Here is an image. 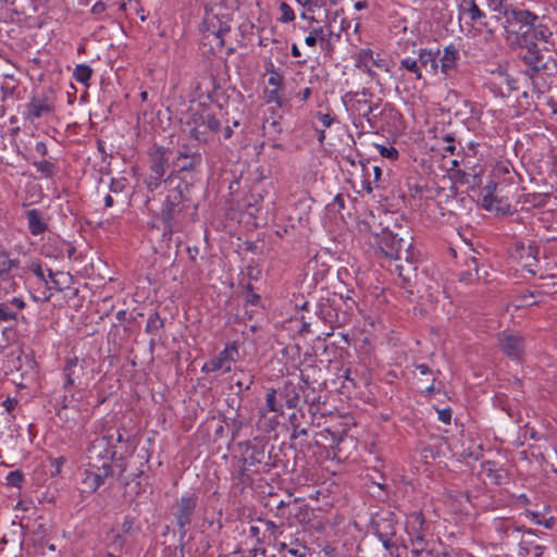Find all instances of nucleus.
Here are the masks:
<instances>
[{"label": "nucleus", "mask_w": 557, "mask_h": 557, "mask_svg": "<svg viewBox=\"0 0 557 557\" xmlns=\"http://www.w3.org/2000/svg\"><path fill=\"white\" fill-rule=\"evenodd\" d=\"M379 226H381L380 230L371 225V232L375 236V243L381 251L388 258L398 261L405 260L411 264V236L409 232L397 225L394 216L388 213H384Z\"/></svg>", "instance_id": "obj_1"}, {"label": "nucleus", "mask_w": 557, "mask_h": 557, "mask_svg": "<svg viewBox=\"0 0 557 557\" xmlns=\"http://www.w3.org/2000/svg\"><path fill=\"white\" fill-rule=\"evenodd\" d=\"M88 368L86 359L72 357L66 360L62 371L61 395H63V401L67 405L81 401L83 392L92 379V369L89 370Z\"/></svg>", "instance_id": "obj_2"}, {"label": "nucleus", "mask_w": 557, "mask_h": 557, "mask_svg": "<svg viewBox=\"0 0 557 557\" xmlns=\"http://www.w3.org/2000/svg\"><path fill=\"white\" fill-rule=\"evenodd\" d=\"M220 5L206 8L202 21L203 38L209 40L212 48L221 49L224 47V36L230 32L228 15Z\"/></svg>", "instance_id": "obj_3"}, {"label": "nucleus", "mask_w": 557, "mask_h": 557, "mask_svg": "<svg viewBox=\"0 0 557 557\" xmlns=\"http://www.w3.org/2000/svg\"><path fill=\"white\" fill-rule=\"evenodd\" d=\"M186 124L189 136L199 143H208L221 127L220 121L207 110L191 112Z\"/></svg>", "instance_id": "obj_4"}, {"label": "nucleus", "mask_w": 557, "mask_h": 557, "mask_svg": "<svg viewBox=\"0 0 557 557\" xmlns=\"http://www.w3.org/2000/svg\"><path fill=\"white\" fill-rule=\"evenodd\" d=\"M536 16L527 10H517L513 8L510 15L504 20L500 29L507 39L512 44H520V37L525 38L534 26ZM527 41V39H524Z\"/></svg>", "instance_id": "obj_5"}, {"label": "nucleus", "mask_w": 557, "mask_h": 557, "mask_svg": "<svg viewBox=\"0 0 557 557\" xmlns=\"http://www.w3.org/2000/svg\"><path fill=\"white\" fill-rule=\"evenodd\" d=\"M113 451L107 435L97 436L87 449V468L113 473L111 461Z\"/></svg>", "instance_id": "obj_6"}, {"label": "nucleus", "mask_w": 557, "mask_h": 557, "mask_svg": "<svg viewBox=\"0 0 557 557\" xmlns=\"http://www.w3.org/2000/svg\"><path fill=\"white\" fill-rule=\"evenodd\" d=\"M372 97L373 95L368 89L348 91L344 95L343 101L354 116L371 122V113L377 109V103L370 100Z\"/></svg>", "instance_id": "obj_7"}, {"label": "nucleus", "mask_w": 557, "mask_h": 557, "mask_svg": "<svg viewBox=\"0 0 557 557\" xmlns=\"http://www.w3.org/2000/svg\"><path fill=\"white\" fill-rule=\"evenodd\" d=\"M55 109V95L53 90H48L34 96L26 104L23 112L24 119L34 122L40 117L49 115Z\"/></svg>", "instance_id": "obj_8"}, {"label": "nucleus", "mask_w": 557, "mask_h": 557, "mask_svg": "<svg viewBox=\"0 0 557 557\" xmlns=\"http://www.w3.org/2000/svg\"><path fill=\"white\" fill-rule=\"evenodd\" d=\"M198 497L195 494L183 495L173 506V516L178 527L181 539L187 533V527L193 520Z\"/></svg>", "instance_id": "obj_9"}, {"label": "nucleus", "mask_w": 557, "mask_h": 557, "mask_svg": "<svg viewBox=\"0 0 557 557\" xmlns=\"http://www.w3.org/2000/svg\"><path fill=\"white\" fill-rule=\"evenodd\" d=\"M486 13L488 16L487 21H484V27H486L490 34H493L497 28H500L506 20L513 10V7L508 0H485Z\"/></svg>", "instance_id": "obj_10"}, {"label": "nucleus", "mask_w": 557, "mask_h": 557, "mask_svg": "<svg viewBox=\"0 0 557 557\" xmlns=\"http://www.w3.org/2000/svg\"><path fill=\"white\" fill-rule=\"evenodd\" d=\"M238 357V347L235 342L226 344L215 357L208 360L201 368L205 373L216 372L223 370L225 373L232 370L231 363L235 362Z\"/></svg>", "instance_id": "obj_11"}, {"label": "nucleus", "mask_w": 557, "mask_h": 557, "mask_svg": "<svg viewBox=\"0 0 557 557\" xmlns=\"http://www.w3.org/2000/svg\"><path fill=\"white\" fill-rule=\"evenodd\" d=\"M499 349L510 359L519 360L524 354L525 341L519 332L504 331L497 337Z\"/></svg>", "instance_id": "obj_12"}, {"label": "nucleus", "mask_w": 557, "mask_h": 557, "mask_svg": "<svg viewBox=\"0 0 557 557\" xmlns=\"http://www.w3.org/2000/svg\"><path fill=\"white\" fill-rule=\"evenodd\" d=\"M355 65L372 78L376 76L374 67L387 71L386 62L383 59L374 58L371 49H360L355 57Z\"/></svg>", "instance_id": "obj_13"}, {"label": "nucleus", "mask_w": 557, "mask_h": 557, "mask_svg": "<svg viewBox=\"0 0 557 557\" xmlns=\"http://www.w3.org/2000/svg\"><path fill=\"white\" fill-rule=\"evenodd\" d=\"M183 191L180 187L169 188L161 208L163 221L170 222L181 211Z\"/></svg>", "instance_id": "obj_14"}, {"label": "nucleus", "mask_w": 557, "mask_h": 557, "mask_svg": "<svg viewBox=\"0 0 557 557\" xmlns=\"http://www.w3.org/2000/svg\"><path fill=\"white\" fill-rule=\"evenodd\" d=\"M18 289L20 285L16 281L0 284V301L4 302L5 306H10L13 310H23L26 307V302L22 295H17Z\"/></svg>", "instance_id": "obj_15"}, {"label": "nucleus", "mask_w": 557, "mask_h": 557, "mask_svg": "<svg viewBox=\"0 0 557 557\" xmlns=\"http://www.w3.org/2000/svg\"><path fill=\"white\" fill-rule=\"evenodd\" d=\"M168 150L161 146L152 147L149 152V171L157 178H163L169 168Z\"/></svg>", "instance_id": "obj_16"}, {"label": "nucleus", "mask_w": 557, "mask_h": 557, "mask_svg": "<svg viewBox=\"0 0 557 557\" xmlns=\"http://www.w3.org/2000/svg\"><path fill=\"white\" fill-rule=\"evenodd\" d=\"M20 259L13 258L11 252L0 247V284L15 281V272L21 269Z\"/></svg>", "instance_id": "obj_17"}, {"label": "nucleus", "mask_w": 557, "mask_h": 557, "mask_svg": "<svg viewBox=\"0 0 557 557\" xmlns=\"http://www.w3.org/2000/svg\"><path fill=\"white\" fill-rule=\"evenodd\" d=\"M202 161L201 153L198 151H191L188 146L184 145L178 150L176 157V164L181 172L195 171Z\"/></svg>", "instance_id": "obj_18"}, {"label": "nucleus", "mask_w": 557, "mask_h": 557, "mask_svg": "<svg viewBox=\"0 0 557 557\" xmlns=\"http://www.w3.org/2000/svg\"><path fill=\"white\" fill-rule=\"evenodd\" d=\"M405 529L408 539L421 535L425 536L428 532V524L425 522L423 513L421 511H413L409 513L406 520Z\"/></svg>", "instance_id": "obj_19"}, {"label": "nucleus", "mask_w": 557, "mask_h": 557, "mask_svg": "<svg viewBox=\"0 0 557 557\" xmlns=\"http://www.w3.org/2000/svg\"><path fill=\"white\" fill-rule=\"evenodd\" d=\"M27 269L37 276V278L44 284V288H45L40 295L33 293L32 294L33 300L36 302L48 301L51 297V294H48L47 290L51 289L52 286L49 285V281L47 278V275H46L44 269H42L41 263L39 261H32L27 265Z\"/></svg>", "instance_id": "obj_20"}, {"label": "nucleus", "mask_w": 557, "mask_h": 557, "mask_svg": "<svg viewBox=\"0 0 557 557\" xmlns=\"http://www.w3.org/2000/svg\"><path fill=\"white\" fill-rule=\"evenodd\" d=\"M112 475V473L106 471H97L90 468L85 470V478L83 479V490L86 493L96 492L104 482L107 478Z\"/></svg>", "instance_id": "obj_21"}, {"label": "nucleus", "mask_w": 557, "mask_h": 557, "mask_svg": "<svg viewBox=\"0 0 557 557\" xmlns=\"http://www.w3.org/2000/svg\"><path fill=\"white\" fill-rule=\"evenodd\" d=\"M458 50L453 46H447L440 59L441 72L445 77H450L457 70Z\"/></svg>", "instance_id": "obj_22"}, {"label": "nucleus", "mask_w": 557, "mask_h": 557, "mask_svg": "<svg viewBox=\"0 0 557 557\" xmlns=\"http://www.w3.org/2000/svg\"><path fill=\"white\" fill-rule=\"evenodd\" d=\"M25 216L32 235L37 236L47 231L48 224L44 219L42 212L38 209H29L25 211Z\"/></svg>", "instance_id": "obj_23"}, {"label": "nucleus", "mask_w": 557, "mask_h": 557, "mask_svg": "<svg viewBox=\"0 0 557 557\" xmlns=\"http://www.w3.org/2000/svg\"><path fill=\"white\" fill-rule=\"evenodd\" d=\"M55 400L58 406L57 417L59 418V420L62 421L63 423H70L75 421V418L78 413V403H71L67 405L66 403L63 401V395H60L59 398H57Z\"/></svg>", "instance_id": "obj_24"}, {"label": "nucleus", "mask_w": 557, "mask_h": 557, "mask_svg": "<svg viewBox=\"0 0 557 557\" xmlns=\"http://www.w3.org/2000/svg\"><path fill=\"white\" fill-rule=\"evenodd\" d=\"M497 184L494 181H490L482 189L481 203L482 207L488 211L499 210V200L497 199L496 193Z\"/></svg>", "instance_id": "obj_25"}, {"label": "nucleus", "mask_w": 557, "mask_h": 557, "mask_svg": "<svg viewBox=\"0 0 557 557\" xmlns=\"http://www.w3.org/2000/svg\"><path fill=\"white\" fill-rule=\"evenodd\" d=\"M537 295H535L533 292H525L521 295L516 296L512 300H510L507 306L506 310L509 311L510 308L513 310L522 309L525 307L534 306L539 304Z\"/></svg>", "instance_id": "obj_26"}, {"label": "nucleus", "mask_w": 557, "mask_h": 557, "mask_svg": "<svg viewBox=\"0 0 557 557\" xmlns=\"http://www.w3.org/2000/svg\"><path fill=\"white\" fill-rule=\"evenodd\" d=\"M422 73L436 74L438 61L436 54L431 50H421L418 54Z\"/></svg>", "instance_id": "obj_27"}, {"label": "nucleus", "mask_w": 557, "mask_h": 557, "mask_svg": "<svg viewBox=\"0 0 557 557\" xmlns=\"http://www.w3.org/2000/svg\"><path fill=\"white\" fill-rule=\"evenodd\" d=\"M276 547L281 557H307V547L298 542L288 545L285 542H280Z\"/></svg>", "instance_id": "obj_28"}, {"label": "nucleus", "mask_w": 557, "mask_h": 557, "mask_svg": "<svg viewBox=\"0 0 557 557\" xmlns=\"http://www.w3.org/2000/svg\"><path fill=\"white\" fill-rule=\"evenodd\" d=\"M375 533L381 543L387 542L396 536V528L392 519H381L376 522Z\"/></svg>", "instance_id": "obj_29"}, {"label": "nucleus", "mask_w": 557, "mask_h": 557, "mask_svg": "<svg viewBox=\"0 0 557 557\" xmlns=\"http://www.w3.org/2000/svg\"><path fill=\"white\" fill-rule=\"evenodd\" d=\"M263 459L264 451L257 446H248L243 455L244 466L248 469L260 465Z\"/></svg>", "instance_id": "obj_30"}, {"label": "nucleus", "mask_w": 557, "mask_h": 557, "mask_svg": "<svg viewBox=\"0 0 557 557\" xmlns=\"http://www.w3.org/2000/svg\"><path fill=\"white\" fill-rule=\"evenodd\" d=\"M466 14L471 21L484 26V21L488 20L487 13L483 11L474 1H469L468 7L465 8Z\"/></svg>", "instance_id": "obj_31"}, {"label": "nucleus", "mask_w": 557, "mask_h": 557, "mask_svg": "<svg viewBox=\"0 0 557 557\" xmlns=\"http://www.w3.org/2000/svg\"><path fill=\"white\" fill-rule=\"evenodd\" d=\"M419 58H405L400 61L399 70H406L411 73L413 77L418 81L423 78V73L421 66L419 64Z\"/></svg>", "instance_id": "obj_32"}, {"label": "nucleus", "mask_w": 557, "mask_h": 557, "mask_svg": "<svg viewBox=\"0 0 557 557\" xmlns=\"http://www.w3.org/2000/svg\"><path fill=\"white\" fill-rule=\"evenodd\" d=\"M523 59L532 65L535 71L545 67V63L543 62V55L540 53L539 49L533 45L528 47L527 53L523 55Z\"/></svg>", "instance_id": "obj_33"}, {"label": "nucleus", "mask_w": 557, "mask_h": 557, "mask_svg": "<svg viewBox=\"0 0 557 557\" xmlns=\"http://www.w3.org/2000/svg\"><path fill=\"white\" fill-rule=\"evenodd\" d=\"M384 548L388 552L391 557H406L408 547L406 544H398L395 539H391L387 542L382 543Z\"/></svg>", "instance_id": "obj_34"}, {"label": "nucleus", "mask_w": 557, "mask_h": 557, "mask_svg": "<svg viewBox=\"0 0 557 557\" xmlns=\"http://www.w3.org/2000/svg\"><path fill=\"white\" fill-rule=\"evenodd\" d=\"M262 131L264 136L275 139L282 133L281 122L275 119H265Z\"/></svg>", "instance_id": "obj_35"}, {"label": "nucleus", "mask_w": 557, "mask_h": 557, "mask_svg": "<svg viewBox=\"0 0 557 557\" xmlns=\"http://www.w3.org/2000/svg\"><path fill=\"white\" fill-rule=\"evenodd\" d=\"M233 381L238 392H242L250 388L253 383V375L245 372L244 370H239V373L235 372Z\"/></svg>", "instance_id": "obj_36"}, {"label": "nucleus", "mask_w": 557, "mask_h": 557, "mask_svg": "<svg viewBox=\"0 0 557 557\" xmlns=\"http://www.w3.org/2000/svg\"><path fill=\"white\" fill-rule=\"evenodd\" d=\"M92 74V70L87 64H79L74 69L73 76L76 82L87 84Z\"/></svg>", "instance_id": "obj_37"}, {"label": "nucleus", "mask_w": 557, "mask_h": 557, "mask_svg": "<svg viewBox=\"0 0 557 557\" xmlns=\"http://www.w3.org/2000/svg\"><path fill=\"white\" fill-rule=\"evenodd\" d=\"M17 88V83L13 75H5L4 79L1 84V92H2V99H7L8 97H11L15 89Z\"/></svg>", "instance_id": "obj_38"}, {"label": "nucleus", "mask_w": 557, "mask_h": 557, "mask_svg": "<svg viewBox=\"0 0 557 557\" xmlns=\"http://www.w3.org/2000/svg\"><path fill=\"white\" fill-rule=\"evenodd\" d=\"M34 166L45 177L50 178L54 173V165L52 162L48 160L36 161L33 163Z\"/></svg>", "instance_id": "obj_39"}, {"label": "nucleus", "mask_w": 557, "mask_h": 557, "mask_svg": "<svg viewBox=\"0 0 557 557\" xmlns=\"http://www.w3.org/2000/svg\"><path fill=\"white\" fill-rule=\"evenodd\" d=\"M281 17L280 21L282 23H289L295 20V13L292 7L286 2H281L280 4Z\"/></svg>", "instance_id": "obj_40"}, {"label": "nucleus", "mask_w": 557, "mask_h": 557, "mask_svg": "<svg viewBox=\"0 0 557 557\" xmlns=\"http://www.w3.org/2000/svg\"><path fill=\"white\" fill-rule=\"evenodd\" d=\"M17 313L10 306H5L4 302L0 301V323L16 320Z\"/></svg>", "instance_id": "obj_41"}, {"label": "nucleus", "mask_w": 557, "mask_h": 557, "mask_svg": "<svg viewBox=\"0 0 557 557\" xmlns=\"http://www.w3.org/2000/svg\"><path fill=\"white\" fill-rule=\"evenodd\" d=\"M24 481V475L20 470L10 472L7 475V483L10 486L20 487Z\"/></svg>", "instance_id": "obj_42"}, {"label": "nucleus", "mask_w": 557, "mask_h": 557, "mask_svg": "<svg viewBox=\"0 0 557 557\" xmlns=\"http://www.w3.org/2000/svg\"><path fill=\"white\" fill-rule=\"evenodd\" d=\"M376 148L380 151V154L389 160H396L399 156L398 150L392 146L386 147L382 145H376Z\"/></svg>", "instance_id": "obj_43"}, {"label": "nucleus", "mask_w": 557, "mask_h": 557, "mask_svg": "<svg viewBox=\"0 0 557 557\" xmlns=\"http://www.w3.org/2000/svg\"><path fill=\"white\" fill-rule=\"evenodd\" d=\"M345 207V199L342 194H337L332 202L327 205V209L332 212H341Z\"/></svg>", "instance_id": "obj_44"}, {"label": "nucleus", "mask_w": 557, "mask_h": 557, "mask_svg": "<svg viewBox=\"0 0 557 557\" xmlns=\"http://www.w3.org/2000/svg\"><path fill=\"white\" fill-rule=\"evenodd\" d=\"M265 406L268 411H278V407L276 406V392L274 389L268 391Z\"/></svg>", "instance_id": "obj_45"}, {"label": "nucleus", "mask_w": 557, "mask_h": 557, "mask_svg": "<svg viewBox=\"0 0 557 557\" xmlns=\"http://www.w3.org/2000/svg\"><path fill=\"white\" fill-rule=\"evenodd\" d=\"M259 522L262 524L263 528V537L268 533L270 536H275L277 531V525L275 522L271 520H259Z\"/></svg>", "instance_id": "obj_46"}, {"label": "nucleus", "mask_w": 557, "mask_h": 557, "mask_svg": "<svg viewBox=\"0 0 557 557\" xmlns=\"http://www.w3.org/2000/svg\"><path fill=\"white\" fill-rule=\"evenodd\" d=\"M296 2L304 8H307L309 12H313L314 8H321L324 5L323 0H296Z\"/></svg>", "instance_id": "obj_47"}, {"label": "nucleus", "mask_w": 557, "mask_h": 557, "mask_svg": "<svg viewBox=\"0 0 557 557\" xmlns=\"http://www.w3.org/2000/svg\"><path fill=\"white\" fill-rule=\"evenodd\" d=\"M163 178H157L154 174H149L145 183L149 191H153L162 182Z\"/></svg>", "instance_id": "obj_48"}, {"label": "nucleus", "mask_w": 557, "mask_h": 557, "mask_svg": "<svg viewBox=\"0 0 557 557\" xmlns=\"http://www.w3.org/2000/svg\"><path fill=\"white\" fill-rule=\"evenodd\" d=\"M162 325L158 314L150 315L147 321V331L158 330Z\"/></svg>", "instance_id": "obj_49"}, {"label": "nucleus", "mask_w": 557, "mask_h": 557, "mask_svg": "<svg viewBox=\"0 0 557 557\" xmlns=\"http://www.w3.org/2000/svg\"><path fill=\"white\" fill-rule=\"evenodd\" d=\"M65 462V458L64 457H59V458H54L51 460V465L52 467L54 468L52 471H51V475H58L60 474L61 472V467L64 465Z\"/></svg>", "instance_id": "obj_50"}, {"label": "nucleus", "mask_w": 557, "mask_h": 557, "mask_svg": "<svg viewBox=\"0 0 557 557\" xmlns=\"http://www.w3.org/2000/svg\"><path fill=\"white\" fill-rule=\"evenodd\" d=\"M409 543L413 548L420 547L422 549H426V541L425 536H416L412 539H409Z\"/></svg>", "instance_id": "obj_51"}, {"label": "nucleus", "mask_w": 557, "mask_h": 557, "mask_svg": "<svg viewBox=\"0 0 557 557\" xmlns=\"http://www.w3.org/2000/svg\"><path fill=\"white\" fill-rule=\"evenodd\" d=\"M438 420L443 423L449 424L451 420V411L448 408L437 410Z\"/></svg>", "instance_id": "obj_52"}, {"label": "nucleus", "mask_w": 557, "mask_h": 557, "mask_svg": "<svg viewBox=\"0 0 557 557\" xmlns=\"http://www.w3.org/2000/svg\"><path fill=\"white\" fill-rule=\"evenodd\" d=\"M318 116L324 127H330L334 122V119L330 114H324V113L319 112Z\"/></svg>", "instance_id": "obj_53"}, {"label": "nucleus", "mask_w": 557, "mask_h": 557, "mask_svg": "<svg viewBox=\"0 0 557 557\" xmlns=\"http://www.w3.org/2000/svg\"><path fill=\"white\" fill-rule=\"evenodd\" d=\"M532 32H533V37L535 39H545L546 35L548 33V30L546 28H542V27H537V28L533 27Z\"/></svg>", "instance_id": "obj_54"}, {"label": "nucleus", "mask_w": 557, "mask_h": 557, "mask_svg": "<svg viewBox=\"0 0 557 557\" xmlns=\"http://www.w3.org/2000/svg\"><path fill=\"white\" fill-rule=\"evenodd\" d=\"M260 531H261V528L259 525H256V524H251L249 527V535L252 536V537H256L257 542L258 543H261L262 540L260 539L259 534H260Z\"/></svg>", "instance_id": "obj_55"}, {"label": "nucleus", "mask_w": 557, "mask_h": 557, "mask_svg": "<svg viewBox=\"0 0 557 557\" xmlns=\"http://www.w3.org/2000/svg\"><path fill=\"white\" fill-rule=\"evenodd\" d=\"M293 426H294V430H293V433L290 435L292 438H297L299 436H307V430L306 429L300 428L297 424H294Z\"/></svg>", "instance_id": "obj_56"}, {"label": "nucleus", "mask_w": 557, "mask_h": 557, "mask_svg": "<svg viewBox=\"0 0 557 557\" xmlns=\"http://www.w3.org/2000/svg\"><path fill=\"white\" fill-rule=\"evenodd\" d=\"M311 94H312L311 88L306 87L301 91L298 92L297 98L300 101L305 102L310 98Z\"/></svg>", "instance_id": "obj_57"}, {"label": "nucleus", "mask_w": 557, "mask_h": 557, "mask_svg": "<svg viewBox=\"0 0 557 557\" xmlns=\"http://www.w3.org/2000/svg\"><path fill=\"white\" fill-rule=\"evenodd\" d=\"M35 150L38 154L45 157L48 153V148L45 143L38 141L35 146Z\"/></svg>", "instance_id": "obj_58"}, {"label": "nucleus", "mask_w": 557, "mask_h": 557, "mask_svg": "<svg viewBox=\"0 0 557 557\" xmlns=\"http://www.w3.org/2000/svg\"><path fill=\"white\" fill-rule=\"evenodd\" d=\"M104 10H106V4L102 1L96 2L91 8V12L94 14H101L102 12H104Z\"/></svg>", "instance_id": "obj_59"}, {"label": "nucleus", "mask_w": 557, "mask_h": 557, "mask_svg": "<svg viewBox=\"0 0 557 557\" xmlns=\"http://www.w3.org/2000/svg\"><path fill=\"white\" fill-rule=\"evenodd\" d=\"M16 404L17 401L15 399L7 398L2 405L5 407L7 411L11 413L12 410L15 408Z\"/></svg>", "instance_id": "obj_60"}, {"label": "nucleus", "mask_w": 557, "mask_h": 557, "mask_svg": "<svg viewBox=\"0 0 557 557\" xmlns=\"http://www.w3.org/2000/svg\"><path fill=\"white\" fill-rule=\"evenodd\" d=\"M310 34H311L312 36H314V38H315L317 40H319V39H320V40H324V39H325V34H324V30H323V28H322V27L313 28V29L310 32Z\"/></svg>", "instance_id": "obj_61"}, {"label": "nucleus", "mask_w": 557, "mask_h": 557, "mask_svg": "<svg viewBox=\"0 0 557 557\" xmlns=\"http://www.w3.org/2000/svg\"><path fill=\"white\" fill-rule=\"evenodd\" d=\"M428 555H430L432 557H451V555L448 552H445V550L437 552L432 548L428 550Z\"/></svg>", "instance_id": "obj_62"}, {"label": "nucleus", "mask_w": 557, "mask_h": 557, "mask_svg": "<svg viewBox=\"0 0 557 557\" xmlns=\"http://www.w3.org/2000/svg\"><path fill=\"white\" fill-rule=\"evenodd\" d=\"M416 369L420 372L422 375L431 374V369L426 364H417Z\"/></svg>", "instance_id": "obj_63"}, {"label": "nucleus", "mask_w": 557, "mask_h": 557, "mask_svg": "<svg viewBox=\"0 0 557 557\" xmlns=\"http://www.w3.org/2000/svg\"><path fill=\"white\" fill-rule=\"evenodd\" d=\"M428 550L429 549H422L420 547H417V548L412 547L410 550V555H411V557H420L423 553L428 554Z\"/></svg>", "instance_id": "obj_64"}]
</instances>
